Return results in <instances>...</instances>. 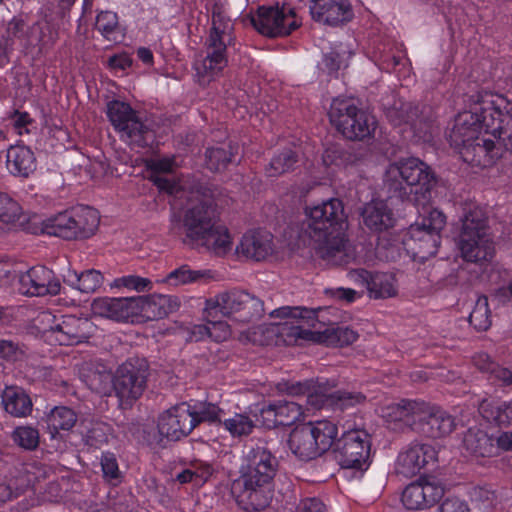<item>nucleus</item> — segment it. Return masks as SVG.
<instances>
[{
	"instance_id": "nucleus-1",
	"label": "nucleus",
	"mask_w": 512,
	"mask_h": 512,
	"mask_svg": "<svg viewBox=\"0 0 512 512\" xmlns=\"http://www.w3.org/2000/svg\"><path fill=\"white\" fill-rule=\"evenodd\" d=\"M468 103L469 110L456 115L449 141L468 164L489 167L512 151V103L488 91L470 95Z\"/></svg>"
},
{
	"instance_id": "nucleus-2",
	"label": "nucleus",
	"mask_w": 512,
	"mask_h": 512,
	"mask_svg": "<svg viewBox=\"0 0 512 512\" xmlns=\"http://www.w3.org/2000/svg\"><path fill=\"white\" fill-rule=\"evenodd\" d=\"M277 468L278 460L265 446L252 447L245 454L240 475L231 485V494L242 510L257 512L269 505Z\"/></svg>"
},
{
	"instance_id": "nucleus-3",
	"label": "nucleus",
	"mask_w": 512,
	"mask_h": 512,
	"mask_svg": "<svg viewBox=\"0 0 512 512\" xmlns=\"http://www.w3.org/2000/svg\"><path fill=\"white\" fill-rule=\"evenodd\" d=\"M306 233L317 255L333 265L348 263L346 238L343 233L346 215L341 200L332 198L306 208Z\"/></svg>"
},
{
	"instance_id": "nucleus-4",
	"label": "nucleus",
	"mask_w": 512,
	"mask_h": 512,
	"mask_svg": "<svg viewBox=\"0 0 512 512\" xmlns=\"http://www.w3.org/2000/svg\"><path fill=\"white\" fill-rule=\"evenodd\" d=\"M181 225L187 244L204 247L217 256L232 249L228 229L218 224L216 205L210 195L193 193L183 211Z\"/></svg>"
},
{
	"instance_id": "nucleus-5",
	"label": "nucleus",
	"mask_w": 512,
	"mask_h": 512,
	"mask_svg": "<svg viewBox=\"0 0 512 512\" xmlns=\"http://www.w3.org/2000/svg\"><path fill=\"white\" fill-rule=\"evenodd\" d=\"M436 177L430 166L416 157L401 158L391 163L385 174V184L391 194L417 206H425L431 198Z\"/></svg>"
},
{
	"instance_id": "nucleus-6",
	"label": "nucleus",
	"mask_w": 512,
	"mask_h": 512,
	"mask_svg": "<svg viewBox=\"0 0 512 512\" xmlns=\"http://www.w3.org/2000/svg\"><path fill=\"white\" fill-rule=\"evenodd\" d=\"M234 25L222 13L213 11L211 28L204 43V56L196 60L194 69L200 85L220 76L228 64V50L235 45Z\"/></svg>"
},
{
	"instance_id": "nucleus-7",
	"label": "nucleus",
	"mask_w": 512,
	"mask_h": 512,
	"mask_svg": "<svg viewBox=\"0 0 512 512\" xmlns=\"http://www.w3.org/2000/svg\"><path fill=\"white\" fill-rule=\"evenodd\" d=\"M461 221L458 247L463 259L477 264L491 261L495 247L484 212L479 208L470 209Z\"/></svg>"
},
{
	"instance_id": "nucleus-8",
	"label": "nucleus",
	"mask_w": 512,
	"mask_h": 512,
	"mask_svg": "<svg viewBox=\"0 0 512 512\" xmlns=\"http://www.w3.org/2000/svg\"><path fill=\"white\" fill-rule=\"evenodd\" d=\"M98 225V212L79 205L43 220L42 232L65 240L86 239L95 233Z\"/></svg>"
},
{
	"instance_id": "nucleus-9",
	"label": "nucleus",
	"mask_w": 512,
	"mask_h": 512,
	"mask_svg": "<svg viewBox=\"0 0 512 512\" xmlns=\"http://www.w3.org/2000/svg\"><path fill=\"white\" fill-rule=\"evenodd\" d=\"M332 126L349 140H365L373 136L377 122L373 115L358 107L351 99H334L329 110Z\"/></svg>"
},
{
	"instance_id": "nucleus-10",
	"label": "nucleus",
	"mask_w": 512,
	"mask_h": 512,
	"mask_svg": "<svg viewBox=\"0 0 512 512\" xmlns=\"http://www.w3.org/2000/svg\"><path fill=\"white\" fill-rule=\"evenodd\" d=\"M107 116L120 138L130 146L144 148L154 141L155 134L150 125L129 104L119 100L110 101Z\"/></svg>"
},
{
	"instance_id": "nucleus-11",
	"label": "nucleus",
	"mask_w": 512,
	"mask_h": 512,
	"mask_svg": "<svg viewBox=\"0 0 512 512\" xmlns=\"http://www.w3.org/2000/svg\"><path fill=\"white\" fill-rule=\"evenodd\" d=\"M446 223L445 215L437 210L429 208L427 216L412 224L404 239V245L409 251L421 259L435 256L440 245V232Z\"/></svg>"
},
{
	"instance_id": "nucleus-12",
	"label": "nucleus",
	"mask_w": 512,
	"mask_h": 512,
	"mask_svg": "<svg viewBox=\"0 0 512 512\" xmlns=\"http://www.w3.org/2000/svg\"><path fill=\"white\" fill-rule=\"evenodd\" d=\"M149 364L139 357L128 358L114 373L113 391L121 406H131L147 388Z\"/></svg>"
},
{
	"instance_id": "nucleus-13",
	"label": "nucleus",
	"mask_w": 512,
	"mask_h": 512,
	"mask_svg": "<svg viewBox=\"0 0 512 512\" xmlns=\"http://www.w3.org/2000/svg\"><path fill=\"white\" fill-rule=\"evenodd\" d=\"M346 430L335 443V459L342 468L367 469L371 451V436L360 428L347 423Z\"/></svg>"
},
{
	"instance_id": "nucleus-14",
	"label": "nucleus",
	"mask_w": 512,
	"mask_h": 512,
	"mask_svg": "<svg viewBox=\"0 0 512 512\" xmlns=\"http://www.w3.org/2000/svg\"><path fill=\"white\" fill-rule=\"evenodd\" d=\"M41 324H51L43 327V332L50 340L59 345H75L87 341L91 334L93 324L87 318H79L74 315H63L57 319L48 312L38 316Z\"/></svg>"
},
{
	"instance_id": "nucleus-15",
	"label": "nucleus",
	"mask_w": 512,
	"mask_h": 512,
	"mask_svg": "<svg viewBox=\"0 0 512 512\" xmlns=\"http://www.w3.org/2000/svg\"><path fill=\"white\" fill-rule=\"evenodd\" d=\"M252 23L258 32L269 37L289 35L299 26L294 10L285 6L259 7Z\"/></svg>"
},
{
	"instance_id": "nucleus-16",
	"label": "nucleus",
	"mask_w": 512,
	"mask_h": 512,
	"mask_svg": "<svg viewBox=\"0 0 512 512\" xmlns=\"http://www.w3.org/2000/svg\"><path fill=\"white\" fill-rule=\"evenodd\" d=\"M444 495V486L435 477H421L406 486L402 503L409 510H424L436 504Z\"/></svg>"
},
{
	"instance_id": "nucleus-17",
	"label": "nucleus",
	"mask_w": 512,
	"mask_h": 512,
	"mask_svg": "<svg viewBox=\"0 0 512 512\" xmlns=\"http://www.w3.org/2000/svg\"><path fill=\"white\" fill-rule=\"evenodd\" d=\"M195 422L190 412V404L182 402L161 413L157 427L161 436L178 441L194 430Z\"/></svg>"
},
{
	"instance_id": "nucleus-18",
	"label": "nucleus",
	"mask_w": 512,
	"mask_h": 512,
	"mask_svg": "<svg viewBox=\"0 0 512 512\" xmlns=\"http://www.w3.org/2000/svg\"><path fill=\"white\" fill-rule=\"evenodd\" d=\"M436 459L437 452L432 445L412 442L399 453L395 463V472L406 478L413 477Z\"/></svg>"
},
{
	"instance_id": "nucleus-19",
	"label": "nucleus",
	"mask_w": 512,
	"mask_h": 512,
	"mask_svg": "<svg viewBox=\"0 0 512 512\" xmlns=\"http://www.w3.org/2000/svg\"><path fill=\"white\" fill-rule=\"evenodd\" d=\"M421 408L415 432L430 438H441L455 429V419L440 407L422 402Z\"/></svg>"
},
{
	"instance_id": "nucleus-20",
	"label": "nucleus",
	"mask_w": 512,
	"mask_h": 512,
	"mask_svg": "<svg viewBox=\"0 0 512 512\" xmlns=\"http://www.w3.org/2000/svg\"><path fill=\"white\" fill-rule=\"evenodd\" d=\"M288 335L293 336L295 339L335 346L350 345L358 338L357 332L346 326L328 327L324 331H317L299 325H292Z\"/></svg>"
},
{
	"instance_id": "nucleus-21",
	"label": "nucleus",
	"mask_w": 512,
	"mask_h": 512,
	"mask_svg": "<svg viewBox=\"0 0 512 512\" xmlns=\"http://www.w3.org/2000/svg\"><path fill=\"white\" fill-rule=\"evenodd\" d=\"M20 286L22 293L30 296L57 295L61 290V283L53 271L40 265L21 275Z\"/></svg>"
},
{
	"instance_id": "nucleus-22",
	"label": "nucleus",
	"mask_w": 512,
	"mask_h": 512,
	"mask_svg": "<svg viewBox=\"0 0 512 512\" xmlns=\"http://www.w3.org/2000/svg\"><path fill=\"white\" fill-rule=\"evenodd\" d=\"M137 296L133 297H100L93 300L91 304L95 315L108 318L118 322L128 321L130 318L138 317L139 306Z\"/></svg>"
},
{
	"instance_id": "nucleus-23",
	"label": "nucleus",
	"mask_w": 512,
	"mask_h": 512,
	"mask_svg": "<svg viewBox=\"0 0 512 512\" xmlns=\"http://www.w3.org/2000/svg\"><path fill=\"white\" fill-rule=\"evenodd\" d=\"M310 13L315 21L330 26L348 22L353 17L348 0H313Z\"/></svg>"
},
{
	"instance_id": "nucleus-24",
	"label": "nucleus",
	"mask_w": 512,
	"mask_h": 512,
	"mask_svg": "<svg viewBox=\"0 0 512 512\" xmlns=\"http://www.w3.org/2000/svg\"><path fill=\"white\" fill-rule=\"evenodd\" d=\"M270 316L272 318H282L286 319L284 323L279 324L278 332L282 336H287L289 338V342L297 341L293 336L288 335L290 332V327L293 326H303L304 328H315L318 323L317 320V311L313 309H307L304 307H291V306H283L277 309H274L270 312Z\"/></svg>"
},
{
	"instance_id": "nucleus-25",
	"label": "nucleus",
	"mask_w": 512,
	"mask_h": 512,
	"mask_svg": "<svg viewBox=\"0 0 512 512\" xmlns=\"http://www.w3.org/2000/svg\"><path fill=\"white\" fill-rule=\"evenodd\" d=\"M273 249V235L268 231L254 230L242 236L239 245L236 247V252L247 259L258 262L270 256Z\"/></svg>"
},
{
	"instance_id": "nucleus-26",
	"label": "nucleus",
	"mask_w": 512,
	"mask_h": 512,
	"mask_svg": "<svg viewBox=\"0 0 512 512\" xmlns=\"http://www.w3.org/2000/svg\"><path fill=\"white\" fill-rule=\"evenodd\" d=\"M267 426H290L303 416L302 405L289 400H279L260 410Z\"/></svg>"
},
{
	"instance_id": "nucleus-27",
	"label": "nucleus",
	"mask_w": 512,
	"mask_h": 512,
	"mask_svg": "<svg viewBox=\"0 0 512 512\" xmlns=\"http://www.w3.org/2000/svg\"><path fill=\"white\" fill-rule=\"evenodd\" d=\"M138 317L150 320L162 319L176 312L180 307L178 297L164 294H152L149 296H137Z\"/></svg>"
},
{
	"instance_id": "nucleus-28",
	"label": "nucleus",
	"mask_w": 512,
	"mask_h": 512,
	"mask_svg": "<svg viewBox=\"0 0 512 512\" xmlns=\"http://www.w3.org/2000/svg\"><path fill=\"white\" fill-rule=\"evenodd\" d=\"M422 401L403 399L399 403L386 407L384 417L391 429H397V423L415 431L417 420L421 412Z\"/></svg>"
},
{
	"instance_id": "nucleus-29",
	"label": "nucleus",
	"mask_w": 512,
	"mask_h": 512,
	"mask_svg": "<svg viewBox=\"0 0 512 512\" xmlns=\"http://www.w3.org/2000/svg\"><path fill=\"white\" fill-rule=\"evenodd\" d=\"M248 292L243 290H231L220 293L214 298L206 301L207 316L215 317L218 313L223 316L233 317L235 319L241 304Z\"/></svg>"
},
{
	"instance_id": "nucleus-30",
	"label": "nucleus",
	"mask_w": 512,
	"mask_h": 512,
	"mask_svg": "<svg viewBox=\"0 0 512 512\" xmlns=\"http://www.w3.org/2000/svg\"><path fill=\"white\" fill-rule=\"evenodd\" d=\"M6 166L14 176L26 178L36 169L34 152L27 146H11L6 155Z\"/></svg>"
},
{
	"instance_id": "nucleus-31",
	"label": "nucleus",
	"mask_w": 512,
	"mask_h": 512,
	"mask_svg": "<svg viewBox=\"0 0 512 512\" xmlns=\"http://www.w3.org/2000/svg\"><path fill=\"white\" fill-rule=\"evenodd\" d=\"M462 448L476 458L496 456L494 438L479 428H469L463 435Z\"/></svg>"
},
{
	"instance_id": "nucleus-32",
	"label": "nucleus",
	"mask_w": 512,
	"mask_h": 512,
	"mask_svg": "<svg viewBox=\"0 0 512 512\" xmlns=\"http://www.w3.org/2000/svg\"><path fill=\"white\" fill-rule=\"evenodd\" d=\"M312 431L308 423L295 427L289 435V447L301 460H311L319 456Z\"/></svg>"
},
{
	"instance_id": "nucleus-33",
	"label": "nucleus",
	"mask_w": 512,
	"mask_h": 512,
	"mask_svg": "<svg viewBox=\"0 0 512 512\" xmlns=\"http://www.w3.org/2000/svg\"><path fill=\"white\" fill-rule=\"evenodd\" d=\"M4 410L13 417H27L31 414L33 403L25 390L18 386H9L1 394Z\"/></svg>"
},
{
	"instance_id": "nucleus-34",
	"label": "nucleus",
	"mask_w": 512,
	"mask_h": 512,
	"mask_svg": "<svg viewBox=\"0 0 512 512\" xmlns=\"http://www.w3.org/2000/svg\"><path fill=\"white\" fill-rule=\"evenodd\" d=\"M364 224L372 231L381 232L394 225L392 210L383 201H372L362 212Z\"/></svg>"
},
{
	"instance_id": "nucleus-35",
	"label": "nucleus",
	"mask_w": 512,
	"mask_h": 512,
	"mask_svg": "<svg viewBox=\"0 0 512 512\" xmlns=\"http://www.w3.org/2000/svg\"><path fill=\"white\" fill-rule=\"evenodd\" d=\"M64 283L71 288L77 289L82 293H94L103 284L104 277L102 273L95 269H88L81 273L70 268L62 275Z\"/></svg>"
},
{
	"instance_id": "nucleus-36",
	"label": "nucleus",
	"mask_w": 512,
	"mask_h": 512,
	"mask_svg": "<svg viewBox=\"0 0 512 512\" xmlns=\"http://www.w3.org/2000/svg\"><path fill=\"white\" fill-rule=\"evenodd\" d=\"M76 412L66 406H56L46 415L47 429L51 438H56L60 431L71 430L77 422Z\"/></svg>"
},
{
	"instance_id": "nucleus-37",
	"label": "nucleus",
	"mask_w": 512,
	"mask_h": 512,
	"mask_svg": "<svg viewBox=\"0 0 512 512\" xmlns=\"http://www.w3.org/2000/svg\"><path fill=\"white\" fill-rule=\"evenodd\" d=\"M479 413L490 423L507 425L512 420V400H488L484 399L479 404Z\"/></svg>"
},
{
	"instance_id": "nucleus-38",
	"label": "nucleus",
	"mask_w": 512,
	"mask_h": 512,
	"mask_svg": "<svg viewBox=\"0 0 512 512\" xmlns=\"http://www.w3.org/2000/svg\"><path fill=\"white\" fill-rule=\"evenodd\" d=\"M473 362L477 369L489 375L490 380L503 386H512V371L494 362L488 354L478 353Z\"/></svg>"
},
{
	"instance_id": "nucleus-39",
	"label": "nucleus",
	"mask_w": 512,
	"mask_h": 512,
	"mask_svg": "<svg viewBox=\"0 0 512 512\" xmlns=\"http://www.w3.org/2000/svg\"><path fill=\"white\" fill-rule=\"evenodd\" d=\"M368 293L369 296L374 299H386L396 296L398 293V285L395 275L385 272L373 273Z\"/></svg>"
},
{
	"instance_id": "nucleus-40",
	"label": "nucleus",
	"mask_w": 512,
	"mask_h": 512,
	"mask_svg": "<svg viewBox=\"0 0 512 512\" xmlns=\"http://www.w3.org/2000/svg\"><path fill=\"white\" fill-rule=\"evenodd\" d=\"M309 426L313 430L312 434H314L315 444L320 456L328 451L334 443L338 433L337 426L328 420L310 422Z\"/></svg>"
},
{
	"instance_id": "nucleus-41",
	"label": "nucleus",
	"mask_w": 512,
	"mask_h": 512,
	"mask_svg": "<svg viewBox=\"0 0 512 512\" xmlns=\"http://www.w3.org/2000/svg\"><path fill=\"white\" fill-rule=\"evenodd\" d=\"M237 153L238 146L230 143L220 147L208 148L205 154L207 168L215 172L222 171L232 162Z\"/></svg>"
},
{
	"instance_id": "nucleus-42",
	"label": "nucleus",
	"mask_w": 512,
	"mask_h": 512,
	"mask_svg": "<svg viewBox=\"0 0 512 512\" xmlns=\"http://www.w3.org/2000/svg\"><path fill=\"white\" fill-rule=\"evenodd\" d=\"M27 25L19 17H13L5 25L0 26V47L14 49L16 41H21L26 34Z\"/></svg>"
},
{
	"instance_id": "nucleus-43",
	"label": "nucleus",
	"mask_w": 512,
	"mask_h": 512,
	"mask_svg": "<svg viewBox=\"0 0 512 512\" xmlns=\"http://www.w3.org/2000/svg\"><path fill=\"white\" fill-rule=\"evenodd\" d=\"M220 425L233 437L248 436L255 428V421L246 413H234L222 419Z\"/></svg>"
},
{
	"instance_id": "nucleus-44",
	"label": "nucleus",
	"mask_w": 512,
	"mask_h": 512,
	"mask_svg": "<svg viewBox=\"0 0 512 512\" xmlns=\"http://www.w3.org/2000/svg\"><path fill=\"white\" fill-rule=\"evenodd\" d=\"M190 412L195 418V427L200 423L220 424L224 411L218 405L207 401H196L190 404Z\"/></svg>"
},
{
	"instance_id": "nucleus-45",
	"label": "nucleus",
	"mask_w": 512,
	"mask_h": 512,
	"mask_svg": "<svg viewBox=\"0 0 512 512\" xmlns=\"http://www.w3.org/2000/svg\"><path fill=\"white\" fill-rule=\"evenodd\" d=\"M96 29L108 40L117 41L123 36L118 16L112 11H102L96 18Z\"/></svg>"
},
{
	"instance_id": "nucleus-46",
	"label": "nucleus",
	"mask_w": 512,
	"mask_h": 512,
	"mask_svg": "<svg viewBox=\"0 0 512 512\" xmlns=\"http://www.w3.org/2000/svg\"><path fill=\"white\" fill-rule=\"evenodd\" d=\"M265 313L264 303L256 296L247 293L246 299L240 306L235 320L242 323H249L259 320Z\"/></svg>"
},
{
	"instance_id": "nucleus-47",
	"label": "nucleus",
	"mask_w": 512,
	"mask_h": 512,
	"mask_svg": "<svg viewBox=\"0 0 512 512\" xmlns=\"http://www.w3.org/2000/svg\"><path fill=\"white\" fill-rule=\"evenodd\" d=\"M326 401L335 409L345 410L365 403L366 396L357 391L338 390L326 395Z\"/></svg>"
},
{
	"instance_id": "nucleus-48",
	"label": "nucleus",
	"mask_w": 512,
	"mask_h": 512,
	"mask_svg": "<svg viewBox=\"0 0 512 512\" xmlns=\"http://www.w3.org/2000/svg\"><path fill=\"white\" fill-rule=\"evenodd\" d=\"M297 161L296 153L291 149H285L271 159L266 173L269 177H278L290 171Z\"/></svg>"
},
{
	"instance_id": "nucleus-49",
	"label": "nucleus",
	"mask_w": 512,
	"mask_h": 512,
	"mask_svg": "<svg viewBox=\"0 0 512 512\" xmlns=\"http://www.w3.org/2000/svg\"><path fill=\"white\" fill-rule=\"evenodd\" d=\"M490 313L487 297H479L468 318L470 325L476 331H486L491 326Z\"/></svg>"
},
{
	"instance_id": "nucleus-50",
	"label": "nucleus",
	"mask_w": 512,
	"mask_h": 512,
	"mask_svg": "<svg viewBox=\"0 0 512 512\" xmlns=\"http://www.w3.org/2000/svg\"><path fill=\"white\" fill-rule=\"evenodd\" d=\"M21 208L7 194L0 192V230L4 231L20 217Z\"/></svg>"
},
{
	"instance_id": "nucleus-51",
	"label": "nucleus",
	"mask_w": 512,
	"mask_h": 512,
	"mask_svg": "<svg viewBox=\"0 0 512 512\" xmlns=\"http://www.w3.org/2000/svg\"><path fill=\"white\" fill-rule=\"evenodd\" d=\"M207 273V271L193 270L188 265H182L171 271L165 281L174 286L185 285L200 281Z\"/></svg>"
},
{
	"instance_id": "nucleus-52",
	"label": "nucleus",
	"mask_w": 512,
	"mask_h": 512,
	"mask_svg": "<svg viewBox=\"0 0 512 512\" xmlns=\"http://www.w3.org/2000/svg\"><path fill=\"white\" fill-rule=\"evenodd\" d=\"M114 375L109 371L96 370L88 375V386L96 393L107 395L113 390Z\"/></svg>"
},
{
	"instance_id": "nucleus-53",
	"label": "nucleus",
	"mask_w": 512,
	"mask_h": 512,
	"mask_svg": "<svg viewBox=\"0 0 512 512\" xmlns=\"http://www.w3.org/2000/svg\"><path fill=\"white\" fill-rule=\"evenodd\" d=\"M111 286L114 288H126L137 292H145L153 288V283L149 278L138 275H125L115 278Z\"/></svg>"
},
{
	"instance_id": "nucleus-54",
	"label": "nucleus",
	"mask_w": 512,
	"mask_h": 512,
	"mask_svg": "<svg viewBox=\"0 0 512 512\" xmlns=\"http://www.w3.org/2000/svg\"><path fill=\"white\" fill-rule=\"evenodd\" d=\"M12 437L14 442L25 450H35L39 445V432L30 426L17 427Z\"/></svg>"
},
{
	"instance_id": "nucleus-55",
	"label": "nucleus",
	"mask_w": 512,
	"mask_h": 512,
	"mask_svg": "<svg viewBox=\"0 0 512 512\" xmlns=\"http://www.w3.org/2000/svg\"><path fill=\"white\" fill-rule=\"evenodd\" d=\"M108 426L103 422H94L83 436L86 445L94 448L107 442Z\"/></svg>"
},
{
	"instance_id": "nucleus-56",
	"label": "nucleus",
	"mask_w": 512,
	"mask_h": 512,
	"mask_svg": "<svg viewBox=\"0 0 512 512\" xmlns=\"http://www.w3.org/2000/svg\"><path fill=\"white\" fill-rule=\"evenodd\" d=\"M211 475V467L209 465H201L196 467L193 464V468H188L180 472L176 479L181 484L195 482L198 484L199 482L207 480V478Z\"/></svg>"
},
{
	"instance_id": "nucleus-57",
	"label": "nucleus",
	"mask_w": 512,
	"mask_h": 512,
	"mask_svg": "<svg viewBox=\"0 0 512 512\" xmlns=\"http://www.w3.org/2000/svg\"><path fill=\"white\" fill-rule=\"evenodd\" d=\"M470 497L472 502L484 509L493 507L496 501L495 492L487 486L474 487L470 492Z\"/></svg>"
},
{
	"instance_id": "nucleus-58",
	"label": "nucleus",
	"mask_w": 512,
	"mask_h": 512,
	"mask_svg": "<svg viewBox=\"0 0 512 512\" xmlns=\"http://www.w3.org/2000/svg\"><path fill=\"white\" fill-rule=\"evenodd\" d=\"M23 490L15 478H6L0 481V504L11 501L21 495Z\"/></svg>"
},
{
	"instance_id": "nucleus-59",
	"label": "nucleus",
	"mask_w": 512,
	"mask_h": 512,
	"mask_svg": "<svg viewBox=\"0 0 512 512\" xmlns=\"http://www.w3.org/2000/svg\"><path fill=\"white\" fill-rule=\"evenodd\" d=\"M101 467L104 477L109 479H117L119 477L118 462L113 453L106 452L102 454Z\"/></svg>"
},
{
	"instance_id": "nucleus-60",
	"label": "nucleus",
	"mask_w": 512,
	"mask_h": 512,
	"mask_svg": "<svg viewBox=\"0 0 512 512\" xmlns=\"http://www.w3.org/2000/svg\"><path fill=\"white\" fill-rule=\"evenodd\" d=\"M209 338L215 342H222L231 336L229 325L224 321L209 320Z\"/></svg>"
},
{
	"instance_id": "nucleus-61",
	"label": "nucleus",
	"mask_w": 512,
	"mask_h": 512,
	"mask_svg": "<svg viewBox=\"0 0 512 512\" xmlns=\"http://www.w3.org/2000/svg\"><path fill=\"white\" fill-rule=\"evenodd\" d=\"M435 512H470L466 501L457 498H446Z\"/></svg>"
},
{
	"instance_id": "nucleus-62",
	"label": "nucleus",
	"mask_w": 512,
	"mask_h": 512,
	"mask_svg": "<svg viewBox=\"0 0 512 512\" xmlns=\"http://www.w3.org/2000/svg\"><path fill=\"white\" fill-rule=\"evenodd\" d=\"M132 65V59L127 53L115 54L108 59V66L111 70L125 71Z\"/></svg>"
},
{
	"instance_id": "nucleus-63",
	"label": "nucleus",
	"mask_w": 512,
	"mask_h": 512,
	"mask_svg": "<svg viewBox=\"0 0 512 512\" xmlns=\"http://www.w3.org/2000/svg\"><path fill=\"white\" fill-rule=\"evenodd\" d=\"M494 438V448H496V455L501 451H512V432L503 431L497 435H492Z\"/></svg>"
},
{
	"instance_id": "nucleus-64",
	"label": "nucleus",
	"mask_w": 512,
	"mask_h": 512,
	"mask_svg": "<svg viewBox=\"0 0 512 512\" xmlns=\"http://www.w3.org/2000/svg\"><path fill=\"white\" fill-rule=\"evenodd\" d=\"M296 512H327V509L320 499L306 498L299 503Z\"/></svg>"
}]
</instances>
